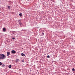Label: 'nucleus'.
Wrapping results in <instances>:
<instances>
[{
  "label": "nucleus",
  "mask_w": 75,
  "mask_h": 75,
  "mask_svg": "<svg viewBox=\"0 0 75 75\" xmlns=\"http://www.w3.org/2000/svg\"><path fill=\"white\" fill-rule=\"evenodd\" d=\"M3 30L4 32H5L6 31V28H3Z\"/></svg>",
  "instance_id": "0eeeda50"
},
{
  "label": "nucleus",
  "mask_w": 75,
  "mask_h": 75,
  "mask_svg": "<svg viewBox=\"0 0 75 75\" xmlns=\"http://www.w3.org/2000/svg\"><path fill=\"white\" fill-rule=\"evenodd\" d=\"M2 65V63L1 62H0V65Z\"/></svg>",
  "instance_id": "2eb2a0df"
},
{
  "label": "nucleus",
  "mask_w": 75,
  "mask_h": 75,
  "mask_svg": "<svg viewBox=\"0 0 75 75\" xmlns=\"http://www.w3.org/2000/svg\"><path fill=\"white\" fill-rule=\"evenodd\" d=\"M8 67L9 68H11V65H9L8 66Z\"/></svg>",
  "instance_id": "6e6552de"
},
{
  "label": "nucleus",
  "mask_w": 75,
  "mask_h": 75,
  "mask_svg": "<svg viewBox=\"0 0 75 75\" xmlns=\"http://www.w3.org/2000/svg\"><path fill=\"white\" fill-rule=\"evenodd\" d=\"M21 55H22V56L23 57H24L25 56V54L23 53H22L21 54Z\"/></svg>",
  "instance_id": "423d86ee"
},
{
  "label": "nucleus",
  "mask_w": 75,
  "mask_h": 75,
  "mask_svg": "<svg viewBox=\"0 0 75 75\" xmlns=\"http://www.w3.org/2000/svg\"><path fill=\"white\" fill-rule=\"evenodd\" d=\"M22 50H23V48H22Z\"/></svg>",
  "instance_id": "5701e85b"
},
{
  "label": "nucleus",
  "mask_w": 75,
  "mask_h": 75,
  "mask_svg": "<svg viewBox=\"0 0 75 75\" xmlns=\"http://www.w3.org/2000/svg\"><path fill=\"white\" fill-rule=\"evenodd\" d=\"M12 34H15V33L14 32H12Z\"/></svg>",
  "instance_id": "a211bd4d"
},
{
  "label": "nucleus",
  "mask_w": 75,
  "mask_h": 75,
  "mask_svg": "<svg viewBox=\"0 0 75 75\" xmlns=\"http://www.w3.org/2000/svg\"><path fill=\"white\" fill-rule=\"evenodd\" d=\"M11 52L12 54H16V52L15 50H13L11 51Z\"/></svg>",
  "instance_id": "f03ea898"
},
{
  "label": "nucleus",
  "mask_w": 75,
  "mask_h": 75,
  "mask_svg": "<svg viewBox=\"0 0 75 75\" xmlns=\"http://www.w3.org/2000/svg\"><path fill=\"white\" fill-rule=\"evenodd\" d=\"M47 58H50V56H49V55H47Z\"/></svg>",
  "instance_id": "f3484780"
},
{
  "label": "nucleus",
  "mask_w": 75,
  "mask_h": 75,
  "mask_svg": "<svg viewBox=\"0 0 75 75\" xmlns=\"http://www.w3.org/2000/svg\"><path fill=\"white\" fill-rule=\"evenodd\" d=\"M23 29H22V30H21V31H23Z\"/></svg>",
  "instance_id": "4be33fe9"
},
{
  "label": "nucleus",
  "mask_w": 75,
  "mask_h": 75,
  "mask_svg": "<svg viewBox=\"0 0 75 75\" xmlns=\"http://www.w3.org/2000/svg\"><path fill=\"white\" fill-rule=\"evenodd\" d=\"M10 7V6H8V8L9 9Z\"/></svg>",
  "instance_id": "dca6fc26"
},
{
  "label": "nucleus",
  "mask_w": 75,
  "mask_h": 75,
  "mask_svg": "<svg viewBox=\"0 0 75 75\" xmlns=\"http://www.w3.org/2000/svg\"><path fill=\"white\" fill-rule=\"evenodd\" d=\"M22 62H24V60H22Z\"/></svg>",
  "instance_id": "6ab92c4d"
},
{
  "label": "nucleus",
  "mask_w": 75,
  "mask_h": 75,
  "mask_svg": "<svg viewBox=\"0 0 75 75\" xmlns=\"http://www.w3.org/2000/svg\"><path fill=\"white\" fill-rule=\"evenodd\" d=\"M72 71H75V69L73 68L72 69Z\"/></svg>",
  "instance_id": "ddd939ff"
},
{
  "label": "nucleus",
  "mask_w": 75,
  "mask_h": 75,
  "mask_svg": "<svg viewBox=\"0 0 75 75\" xmlns=\"http://www.w3.org/2000/svg\"><path fill=\"white\" fill-rule=\"evenodd\" d=\"M2 55V59H4L6 58V56L4 54H1Z\"/></svg>",
  "instance_id": "f257e3e1"
},
{
  "label": "nucleus",
  "mask_w": 75,
  "mask_h": 75,
  "mask_svg": "<svg viewBox=\"0 0 75 75\" xmlns=\"http://www.w3.org/2000/svg\"><path fill=\"white\" fill-rule=\"evenodd\" d=\"M13 40H14L15 39V38H12Z\"/></svg>",
  "instance_id": "412c9836"
},
{
  "label": "nucleus",
  "mask_w": 75,
  "mask_h": 75,
  "mask_svg": "<svg viewBox=\"0 0 75 75\" xmlns=\"http://www.w3.org/2000/svg\"><path fill=\"white\" fill-rule=\"evenodd\" d=\"M10 52H8L7 53V56H9L10 55Z\"/></svg>",
  "instance_id": "20e7f679"
},
{
  "label": "nucleus",
  "mask_w": 75,
  "mask_h": 75,
  "mask_svg": "<svg viewBox=\"0 0 75 75\" xmlns=\"http://www.w3.org/2000/svg\"><path fill=\"white\" fill-rule=\"evenodd\" d=\"M19 15L21 17V16H23V15L22 14V13H19Z\"/></svg>",
  "instance_id": "1a4fd4ad"
},
{
  "label": "nucleus",
  "mask_w": 75,
  "mask_h": 75,
  "mask_svg": "<svg viewBox=\"0 0 75 75\" xmlns=\"http://www.w3.org/2000/svg\"><path fill=\"white\" fill-rule=\"evenodd\" d=\"M18 22L19 23H21V19L18 20Z\"/></svg>",
  "instance_id": "7ed1b4c3"
},
{
  "label": "nucleus",
  "mask_w": 75,
  "mask_h": 75,
  "mask_svg": "<svg viewBox=\"0 0 75 75\" xmlns=\"http://www.w3.org/2000/svg\"><path fill=\"white\" fill-rule=\"evenodd\" d=\"M44 34V33L43 32L42 33V35H43Z\"/></svg>",
  "instance_id": "4468645a"
},
{
  "label": "nucleus",
  "mask_w": 75,
  "mask_h": 75,
  "mask_svg": "<svg viewBox=\"0 0 75 75\" xmlns=\"http://www.w3.org/2000/svg\"><path fill=\"white\" fill-rule=\"evenodd\" d=\"M19 59H16V62H18V61H19Z\"/></svg>",
  "instance_id": "f8f14e48"
},
{
  "label": "nucleus",
  "mask_w": 75,
  "mask_h": 75,
  "mask_svg": "<svg viewBox=\"0 0 75 75\" xmlns=\"http://www.w3.org/2000/svg\"><path fill=\"white\" fill-rule=\"evenodd\" d=\"M2 54H0V59H2Z\"/></svg>",
  "instance_id": "39448f33"
},
{
  "label": "nucleus",
  "mask_w": 75,
  "mask_h": 75,
  "mask_svg": "<svg viewBox=\"0 0 75 75\" xmlns=\"http://www.w3.org/2000/svg\"><path fill=\"white\" fill-rule=\"evenodd\" d=\"M23 31H26V30H23Z\"/></svg>",
  "instance_id": "aec40b11"
},
{
  "label": "nucleus",
  "mask_w": 75,
  "mask_h": 75,
  "mask_svg": "<svg viewBox=\"0 0 75 75\" xmlns=\"http://www.w3.org/2000/svg\"><path fill=\"white\" fill-rule=\"evenodd\" d=\"M19 24L20 25V26H21V25H22V23H21V22L20 23H19Z\"/></svg>",
  "instance_id": "9d476101"
},
{
  "label": "nucleus",
  "mask_w": 75,
  "mask_h": 75,
  "mask_svg": "<svg viewBox=\"0 0 75 75\" xmlns=\"http://www.w3.org/2000/svg\"><path fill=\"white\" fill-rule=\"evenodd\" d=\"M5 67V65L4 64L2 65V67Z\"/></svg>",
  "instance_id": "9b49d317"
}]
</instances>
